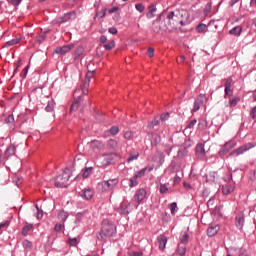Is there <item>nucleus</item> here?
<instances>
[{"label": "nucleus", "instance_id": "1", "mask_svg": "<svg viewBox=\"0 0 256 256\" xmlns=\"http://www.w3.org/2000/svg\"><path fill=\"white\" fill-rule=\"evenodd\" d=\"M170 29H177L179 25L185 27L191 23V14L185 9L169 12L166 17Z\"/></svg>", "mask_w": 256, "mask_h": 256}, {"label": "nucleus", "instance_id": "2", "mask_svg": "<svg viewBox=\"0 0 256 256\" xmlns=\"http://www.w3.org/2000/svg\"><path fill=\"white\" fill-rule=\"evenodd\" d=\"M117 233V227L115 224L111 223L109 220H103L102 228L97 238L100 241H105V239H109V237H113Z\"/></svg>", "mask_w": 256, "mask_h": 256}, {"label": "nucleus", "instance_id": "3", "mask_svg": "<svg viewBox=\"0 0 256 256\" xmlns=\"http://www.w3.org/2000/svg\"><path fill=\"white\" fill-rule=\"evenodd\" d=\"M117 185H119V179L113 178V179L102 181L101 183L98 184L97 188H98V191H101V193H107L112 189H115Z\"/></svg>", "mask_w": 256, "mask_h": 256}, {"label": "nucleus", "instance_id": "4", "mask_svg": "<svg viewBox=\"0 0 256 256\" xmlns=\"http://www.w3.org/2000/svg\"><path fill=\"white\" fill-rule=\"evenodd\" d=\"M71 178V170L65 169L61 174H59L55 179V187L63 188L67 187L69 179Z\"/></svg>", "mask_w": 256, "mask_h": 256}, {"label": "nucleus", "instance_id": "5", "mask_svg": "<svg viewBox=\"0 0 256 256\" xmlns=\"http://www.w3.org/2000/svg\"><path fill=\"white\" fill-rule=\"evenodd\" d=\"M205 103H207V96H205V94H200L194 102L192 113H197Z\"/></svg>", "mask_w": 256, "mask_h": 256}, {"label": "nucleus", "instance_id": "6", "mask_svg": "<svg viewBox=\"0 0 256 256\" xmlns=\"http://www.w3.org/2000/svg\"><path fill=\"white\" fill-rule=\"evenodd\" d=\"M255 145L256 144H252V143L246 144V145L241 146L238 149L232 151L230 153V155L232 157H239V155H243V153H245V151H249V149H253V147H255Z\"/></svg>", "mask_w": 256, "mask_h": 256}, {"label": "nucleus", "instance_id": "7", "mask_svg": "<svg viewBox=\"0 0 256 256\" xmlns=\"http://www.w3.org/2000/svg\"><path fill=\"white\" fill-rule=\"evenodd\" d=\"M163 29H171V27L168 26H161V16H158L152 23V31H154V33H161V31H163Z\"/></svg>", "mask_w": 256, "mask_h": 256}, {"label": "nucleus", "instance_id": "8", "mask_svg": "<svg viewBox=\"0 0 256 256\" xmlns=\"http://www.w3.org/2000/svg\"><path fill=\"white\" fill-rule=\"evenodd\" d=\"M133 211V206L129 202H122L118 208V212L121 215H129Z\"/></svg>", "mask_w": 256, "mask_h": 256}, {"label": "nucleus", "instance_id": "9", "mask_svg": "<svg viewBox=\"0 0 256 256\" xmlns=\"http://www.w3.org/2000/svg\"><path fill=\"white\" fill-rule=\"evenodd\" d=\"M93 75H95V72H91V71L87 72L86 78L82 86L83 95H87L88 93L87 89H89V85L91 83V79H93Z\"/></svg>", "mask_w": 256, "mask_h": 256}, {"label": "nucleus", "instance_id": "10", "mask_svg": "<svg viewBox=\"0 0 256 256\" xmlns=\"http://www.w3.org/2000/svg\"><path fill=\"white\" fill-rule=\"evenodd\" d=\"M147 197V190L140 188L135 192L134 195V201H136V203H142L143 200Z\"/></svg>", "mask_w": 256, "mask_h": 256}, {"label": "nucleus", "instance_id": "11", "mask_svg": "<svg viewBox=\"0 0 256 256\" xmlns=\"http://www.w3.org/2000/svg\"><path fill=\"white\" fill-rule=\"evenodd\" d=\"M81 93L80 90H76L74 92V99L75 101L71 105L70 112L73 113V111H77L79 109V101H81V96L79 95Z\"/></svg>", "mask_w": 256, "mask_h": 256}, {"label": "nucleus", "instance_id": "12", "mask_svg": "<svg viewBox=\"0 0 256 256\" xmlns=\"http://www.w3.org/2000/svg\"><path fill=\"white\" fill-rule=\"evenodd\" d=\"M73 47V44L64 45L62 47H57L54 52L57 53V55H67Z\"/></svg>", "mask_w": 256, "mask_h": 256}, {"label": "nucleus", "instance_id": "13", "mask_svg": "<svg viewBox=\"0 0 256 256\" xmlns=\"http://www.w3.org/2000/svg\"><path fill=\"white\" fill-rule=\"evenodd\" d=\"M121 147H122L121 144H119L115 139H109L107 142V148L110 151H119Z\"/></svg>", "mask_w": 256, "mask_h": 256}, {"label": "nucleus", "instance_id": "14", "mask_svg": "<svg viewBox=\"0 0 256 256\" xmlns=\"http://www.w3.org/2000/svg\"><path fill=\"white\" fill-rule=\"evenodd\" d=\"M233 83V79L228 78L224 84L225 87V99H227V97H231V95H233V90H231V84Z\"/></svg>", "mask_w": 256, "mask_h": 256}, {"label": "nucleus", "instance_id": "15", "mask_svg": "<svg viewBox=\"0 0 256 256\" xmlns=\"http://www.w3.org/2000/svg\"><path fill=\"white\" fill-rule=\"evenodd\" d=\"M233 147H235V143L234 142H227L226 144H224V146L222 147V149L219 151V155L223 156L227 153H229V151H231V149H233Z\"/></svg>", "mask_w": 256, "mask_h": 256}, {"label": "nucleus", "instance_id": "16", "mask_svg": "<svg viewBox=\"0 0 256 256\" xmlns=\"http://www.w3.org/2000/svg\"><path fill=\"white\" fill-rule=\"evenodd\" d=\"M113 155L115 154H104L101 167H109V165L113 163Z\"/></svg>", "mask_w": 256, "mask_h": 256}, {"label": "nucleus", "instance_id": "17", "mask_svg": "<svg viewBox=\"0 0 256 256\" xmlns=\"http://www.w3.org/2000/svg\"><path fill=\"white\" fill-rule=\"evenodd\" d=\"M196 156L198 159H205V146L201 143L196 146Z\"/></svg>", "mask_w": 256, "mask_h": 256}, {"label": "nucleus", "instance_id": "18", "mask_svg": "<svg viewBox=\"0 0 256 256\" xmlns=\"http://www.w3.org/2000/svg\"><path fill=\"white\" fill-rule=\"evenodd\" d=\"M95 193L93 192V190H91V189H84L81 193H80V195H81V197H83V199H86V201H89V200H91V199H93V195H94Z\"/></svg>", "mask_w": 256, "mask_h": 256}, {"label": "nucleus", "instance_id": "19", "mask_svg": "<svg viewBox=\"0 0 256 256\" xmlns=\"http://www.w3.org/2000/svg\"><path fill=\"white\" fill-rule=\"evenodd\" d=\"M219 225H210L207 229V235L208 237H215L217 233H219Z\"/></svg>", "mask_w": 256, "mask_h": 256}, {"label": "nucleus", "instance_id": "20", "mask_svg": "<svg viewBox=\"0 0 256 256\" xmlns=\"http://www.w3.org/2000/svg\"><path fill=\"white\" fill-rule=\"evenodd\" d=\"M168 239L166 238L165 235H160L158 237V243H159V249L160 251H165V247L167 245Z\"/></svg>", "mask_w": 256, "mask_h": 256}, {"label": "nucleus", "instance_id": "21", "mask_svg": "<svg viewBox=\"0 0 256 256\" xmlns=\"http://www.w3.org/2000/svg\"><path fill=\"white\" fill-rule=\"evenodd\" d=\"M73 19H75V12H70L65 14L62 18H60L58 23H67V21H71Z\"/></svg>", "mask_w": 256, "mask_h": 256}, {"label": "nucleus", "instance_id": "22", "mask_svg": "<svg viewBox=\"0 0 256 256\" xmlns=\"http://www.w3.org/2000/svg\"><path fill=\"white\" fill-rule=\"evenodd\" d=\"M244 223H245V218L243 217V214H238L236 216V227L238 229H243Z\"/></svg>", "mask_w": 256, "mask_h": 256}, {"label": "nucleus", "instance_id": "23", "mask_svg": "<svg viewBox=\"0 0 256 256\" xmlns=\"http://www.w3.org/2000/svg\"><path fill=\"white\" fill-rule=\"evenodd\" d=\"M11 155H15V146L10 145L4 154L5 159H9V157H11Z\"/></svg>", "mask_w": 256, "mask_h": 256}, {"label": "nucleus", "instance_id": "24", "mask_svg": "<svg viewBox=\"0 0 256 256\" xmlns=\"http://www.w3.org/2000/svg\"><path fill=\"white\" fill-rule=\"evenodd\" d=\"M177 253L180 256H184L185 253H187V246L183 243H179L178 248H177Z\"/></svg>", "mask_w": 256, "mask_h": 256}, {"label": "nucleus", "instance_id": "25", "mask_svg": "<svg viewBox=\"0 0 256 256\" xmlns=\"http://www.w3.org/2000/svg\"><path fill=\"white\" fill-rule=\"evenodd\" d=\"M83 53H85V48H83V46H78L74 51V59H79Z\"/></svg>", "mask_w": 256, "mask_h": 256}, {"label": "nucleus", "instance_id": "26", "mask_svg": "<svg viewBox=\"0 0 256 256\" xmlns=\"http://www.w3.org/2000/svg\"><path fill=\"white\" fill-rule=\"evenodd\" d=\"M149 11L148 13L146 14V17L148 19H153V17H155V13H157V8H155V6L151 5L149 6Z\"/></svg>", "mask_w": 256, "mask_h": 256}, {"label": "nucleus", "instance_id": "27", "mask_svg": "<svg viewBox=\"0 0 256 256\" xmlns=\"http://www.w3.org/2000/svg\"><path fill=\"white\" fill-rule=\"evenodd\" d=\"M233 191H234L233 186H230V185L222 186L223 195H229V194L233 193Z\"/></svg>", "mask_w": 256, "mask_h": 256}, {"label": "nucleus", "instance_id": "28", "mask_svg": "<svg viewBox=\"0 0 256 256\" xmlns=\"http://www.w3.org/2000/svg\"><path fill=\"white\" fill-rule=\"evenodd\" d=\"M13 183L16 184L17 187L23 183V177L19 176V174H14L12 177Z\"/></svg>", "mask_w": 256, "mask_h": 256}, {"label": "nucleus", "instance_id": "29", "mask_svg": "<svg viewBox=\"0 0 256 256\" xmlns=\"http://www.w3.org/2000/svg\"><path fill=\"white\" fill-rule=\"evenodd\" d=\"M67 217H69V214L66 211L64 210L59 211L58 213L59 221H62V223H64V221L67 220Z\"/></svg>", "mask_w": 256, "mask_h": 256}, {"label": "nucleus", "instance_id": "30", "mask_svg": "<svg viewBox=\"0 0 256 256\" xmlns=\"http://www.w3.org/2000/svg\"><path fill=\"white\" fill-rule=\"evenodd\" d=\"M29 231H33V224H27L22 229V235L27 236L29 235Z\"/></svg>", "mask_w": 256, "mask_h": 256}, {"label": "nucleus", "instance_id": "31", "mask_svg": "<svg viewBox=\"0 0 256 256\" xmlns=\"http://www.w3.org/2000/svg\"><path fill=\"white\" fill-rule=\"evenodd\" d=\"M92 147L93 149H97L98 151H101V149H103L105 145L103 144V142L95 140L92 142Z\"/></svg>", "mask_w": 256, "mask_h": 256}, {"label": "nucleus", "instance_id": "32", "mask_svg": "<svg viewBox=\"0 0 256 256\" xmlns=\"http://www.w3.org/2000/svg\"><path fill=\"white\" fill-rule=\"evenodd\" d=\"M20 41H21V38L16 37L12 40L7 41L5 44V47H12L13 45H17V43H20Z\"/></svg>", "mask_w": 256, "mask_h": 256}, {"label": "nucleus", "instance_id": "33", "mask_svg": "<svg viewBox=\"0 0 256 256\" xmlns=\"http://www.w3.org/2000/svg\"><path fill=\"white\" fill-rule=\"evenodd\" d=\"M180 243H183V245H187V243H189V234L187 232L181 234Z\"/></svg>", "mask_w": 256, "mask_h": 256}, {"label": "nucleus", "instance_id": "34", "mask_svg": "<svg viewBox=\"0 0 256 256\" xmlns=\"http://www.w3.org/2000/svg\"><path fill=\"white\" fill-rule=\"evenodd\" d=\"M198 128L203 131L204 129H207V120L202 118L199 120Z\"/></svg>", "mask_w": 256, "mask_h": 256}, {"label": "nucleus", "instance_id": "35", "mask_svg": "<svg viewBox=\"0 0 256 256\" xmlns=\"http://www.w3.org/2000/svg\"><path fill=\"white\" fill-rule=\"evenodd\" d=\"M242 30L241 26H236L230 30V35H241Z\"/></svg>", "mask_w": 256, "mask_h": 256}, {"label": "nucleus", "instance_id": "36", "mask_svg": "<svg viewBox=\"0 0 256 256\" xmlns=\"http://www.w3.org/2000/svg\"><path fill=\"white\" fill-rule=\"evenodd\" d=\"M106 51H111L115 47V41L111 40L108 44L103 45Z\"/></svg>", "mask_w": 256, "mask_h": 256}, {"label": "nucleus", "instance_id": "37", "mask_svg": "<svg viewBox=\"0 0 256 256\" xmlns=\"http://www.w3.org/2000/svg\"><path fill=\"white\" fill-rule=\"evenodd\" d=\"M170 211H171L172 215H175V213H177V211H179V208L177 207L176 202H173L170 204Z\"/></svg>", "mask_w": 256, "mask_h": 256}, {"label": "nucleus", "instance_id": "38", "mask_svg": "<svg viewBox=\"0 0 256 256\" xmlns=\"http://www.w3.org/2000/svg\"><path fill=\"white\" fill-rule=\"evenodd\" d=\"M146 171H147V168H143V169H141L140 171L135 172L134 176H135L137 179H139V178H141V177H144Z\"/></svg>", "mask_w": 256, "mask_h": 256}, {"label": "nucleus", "instance_id": "39", "mask_svg": "<svg viewBox=\"0 0 256 256\" xmlns=\"http://www.w3.org/2000/svg\"><path fill=\"white\" fill-rule=\"evenodd\" d=\"M139 158V153L130 154L127 158V163H131V161H135Z\"/></svg>", "mask_w": 256, "mask_h": 256}, {"label": "nucleus", "instance_id": "40", "mask_svg": "<svg viewBox=\"0 0 256 256\" xmlns=\"http://www.w3.org/2000/svg\"><path fill=\"white\" fill-rule=\"evenodd\" d=\"M137 177H135V175H133L132 178H130V187H137V185L139 184V182H137Z\"/></svg>", "mask_w": 256, "mask_h": 256}, {"label": "nucleus", "instance_id": "41", "mask_svg": "<svg viewBox=\"0 0 256 256\" xmlns=\"http://www.w3.org/2000/svg\"><path fill=\"white\" fill-rule=\"evenodd\" d=\"M46 38H47V35L45 33H42L37 36L36 41L37 43H43V41H45Z\"/></svg>", "mask_w": 256, "mask_h": 256}, {"label": "nucleus", "instance_id": "42", "mask_svg": "<svg viewBox=\"0 0 256 256\" xmlns=\"http://www.w3.org/2000/svg\"><path fill=\"white\" fill-rule=\"evenodd\" d=\"M206 30H207V25L205 24H199L197 26L198 33H205Z\"/></svg>", "mask_w": 256, "mask_h": 256}, {"label": "nucleus", "instance_id": "43", "mask_svg": "<svg viewBox=\"0 0 256 256\" xmlns=\"http://www.w3.org/2000/svg\"><path fill=\"white\" fill-rule=\"evenodd\" d=\"M91 173H93V170L91 168H86L82 174V177L84 179H87V177H89V175H91Z\"/></svg>", "mask_w": 256, "mask_h": 256}, {"label": "nucleus", "instance_id": "44", "mask_svg": "<svg viewBox=\"0 0 256 256\" xmlns=\"http://www.w3.org/2000/svg\"><path fill=\"white\" fill-rule=\"evenodd\" d=\"M24 249H26L27 251H29V249H31V247H33V244L31 242H29L28 240H25L22 243Z\"/></svg>", "mask_w": 256, "mask_h": 256}, {"label": "nucleus", "instance_id": "45", "mask_svg": "<svg viewBox=\"0 0 256 256\" xmlns=\"http://www.w3.org/2000/svg\"><path fill=\"white\" fill-rule=\"evenodd\" d=\"M159 191H160V193L165 194V193H167V191H169V188L167 187L166 184H160Z\"/></svg>", "mask_w": 256, "mask_h": 256}, {"label": "nucleus", "instance_id": "46", "mask_svg": "<svg viewBox=\"0 0 256 256\" xmlns=\"http://www.w3.org/2000/svg\"><path fill=\"white\" fill-rule=\"evenodd\" d=\"M239 101V98H229L230 107H235Z\"/></svg>", "mask_w": 256, "mask_h": 256}, {"label": "nucleus", "instance_id": "47", "mask_svg": "<svg viewBox=\"0 0 256 256\" xmlns=\"http://www.w3.org/2000/svg\"><path fill=\"white\" fill-rule=\"evenodd\" d=\"M135 9H137L139 11V13H143V11H145V5L139 3L135 5Z\"/></svg>", "mask_w": 256, "mask_h": 256}, {"label": "nucleus", "instance_id": "48", "mask_svg": "<svg viewBox=\"0 0 256 256\" xmlns=\"http://www.w3.org/2000/svg\"><path fill=\"white\" fill-rule=\"evenodd\" d=\"M110 133H111V135H117V133H119V127H117V126H112V127L110 128Z\"/></svg>", "mask_w": 256, "mask_h": 256}, {"label": "nucleus", "instance_id": "49", "mask_svg": "<svg viewBox=\"0 0 256 256\" xmlns=\"http://www.w3.org/2000/svg\"><path fill=\"white\" fill-rule=\"evenodd\" d=\"M68 243L71 245V247L77 246V238H69Z\"/></svg>", "mask_w": 256, "mask_h": 256}, {"label": "nucleus", "instance_id": "50", "mask_svg": "<svg viewBox=\"0 0 256 256\" xmlns=\"http://www.w3.org/2000/svg\"><path fill=\"white\" fill-rule=\"evenodd\" d=\"M64 227H65V225L58 223L55 225L54 231H56V232L62 231L64 229Z\"/></svg>", "mask_w": 256, "mask_h": 256}, {"label": "nucleus", "instance_id": "51", "mask_svg": "<svg viewBox=\"0 0 256 256\" xmlns=\"http://www.w3.org/2000/svg\"><path fill=\"white\" fill-rule=\"evenodd\" d=\"M195 125H197L196 119L190 121L189 124L187 125L186 129H193L195 127Z\"/></svg>", "mask_w": 256, "mask_h": 256}, {"label": "nucleus", "instance_id": "52", "mask_svg": "<svg viewBox=\"0 0 256 256\" xmlns=\"http://www.w3.org/2000/svg\"><path fill=\"white\" fill-rule=\"evenodd\" d=\"M157 125H159V120L154 119V120L148 125V127H150V129H153V127H157Z\"/></svg>", "mask_w": 256, "mask_h": 256}, {"label": "nucleus", "instance_id": "53", "mask_svg": "<svg viewBox=\"0 0 256 256\" xmlns=\"http://www.w3.org/2000/svg\"><path fill=\"white\" fill-rule=\"evenodd\" d=\"M27 73H29V66H26V67L23 69V72H22V74H21L22 79H25V77H27Z\"/></svg>", "mask_w": 256, "mask_h": 256}, {"label": "nucleus", "instance_id": "54", "mask_svg": "<svg viewBox=\"0 0 256 256\" xmlns=\"http://www.w3.org/2000/svg\"><path fill=\"white\" fill-rule=\"evenodd\" d=\"M133 138V132L127 131L124 133V139H132Z\"/></svg>", "mask_w": 256, "mask_h": 256}, {"label": "nucleus", "instance_id": "55", "mask_svg": "<svg viewBox=\"0 0 256 256\" xmlns=\"http://www.w3.org/2000/svg\"><path fill=\"white\" fill-rule=\"evenodd\" d=\"M106 13H107L106 10H102L100 12H97L96 17H100V19H103V17H105Z\"/></svg>", "mask_w": 256, "mask_h": 256}, {"label": "nucleus", "instance_id": "56", "mask_svg": "<svg viewBox=\"0 0 256 256\" xmlns=\"http://www.w3.org/2000/svg\"><path fill=\"white\" fill-rule=\"evenodd\" d=\"M108 32L111 34V35H117L118 31H117V28L115 27H111L108 29Z\"/></svg>", "mask_w": 256, "mask_h": 256}, {"label": "nucleus", "instance_id": "57", "mask_svg": "<svg viewBox=\"0 0 256 256\" xmlns=\"http://www.w3.org/2000/svg\"><path fill=\"white\" fill-rule=\"evenodd\" d=\"M37 209V219H43V211L39 210V206H36Z\"/></svg>", "mask_w": 256, "mask_h": 256}, {"label": "nucleus", "instance_id": "58", "mask_svg": "<svg viewBox=\"0 0 256 256\" xmlns=\"http://www.w3.org/2000/svg\"><path fill=\"white\" fill-rule=\"evenodd\" d=\"M46 111L48 113H51L53 111V103L49 102L48 105L46 106Z\"/></svg>", "mask_w": 256, "mask_h": 256}, {"label": "nucleus", "instance_id": "59", "mask_svg": "<svg viewBox=\"0 0 256 256\" xmlns=\"http://www.w3.org/2000/svg\"><path fill=\"white\" fill-rule=\"evenodd\" d=\"M161 121H167L169 119V113H164L160 116Z\"/></svg>", "mask_w": 256, "mask_h": 256}, {"label": "nucleus", "instance_id": "60", "mask_svg": "<svg viewBox=\"0 0 256 256\" xmlns=\"http://www.w3.org/2000/svg\"><path fill=\"white\" fill-rule=\"evenodd\" d=\"M153 53H155V49L151 47L148 48V52H147L148 57H153Z\"/></svg>", "mask_w": 256, "mask_h": 256}, {"label": "nucleus", "instance_id": "61", "mask_svg": "<svg viewBox=\"0 0 256 256\" xmlns=\"http://www.w3.org/2000/svg\"><path fill=\"white\" fill-rule=\"evenodd\" d=\"M103 43H107V36L105 35H102L100 37V45H103Z\"/></svg>", "mask_w": 256, "mask_h": 256}, {"label": "nucleus", "instance_id": "62", "mask_svg": "<svg viewBox=\"0 0 256 256\" xmlns=\"http://www.w3.org/2000/svg\"><path fill=\"white\" fill-rule=\"evenodd\" d=\"M22 0H11V4L14 5L15 7L19 6L21 4Z\"/></svg>", "mask_w": 256, "mask_h": 256}, {"label": "nucleus", "instance_id": "63", "mask_svg": "<svg viewBox=\"0 0 256 256\" xmlns=\"http://www.w3.org/2000/svg\"><path fill=\"white\" fill-rule=\"evenodd\" d=\"M130 256H143V252H130L129 253Z\"/></svg>", "mask_w": 256, "mask_h": 256}, {"label": "nucleus", "instance_id": "64", "mask_svg": "<svg viewBox=\"0 0 256 256\" xmlns=\"http://www.w3.org/2000/svg\"><path fill=\"white\" fill-rule=\"evenodd\" d=\"M207 205H208V207H213V205H215V198L210 199V200L207 202Z\"/></svg>", "mask_w": 256, "mask_h": 256}]
</instances>
